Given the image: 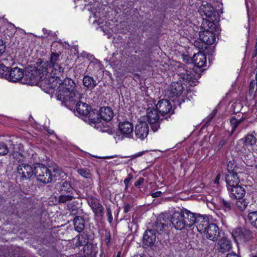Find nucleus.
I'll list each match as a JSON object with an SVG mask.
<instances>
[{
  "instance_id": "nucleus-34",
  "label": "nucleus",
  "mask_w": 257,
  "mask_h": 257,
  "mask_svg": "<svg viewBox=\"0 0 257 257\" xmlns=\"http://www.w3.org/2000/svg\"><path fill=\"white\" fill-rule=\"evenodd\" d=\"M93 212L94 213L95 217L99 218L102 219L104 217V207L99 202L97 204L94 208H92Z\"/></svg>"
},
{
  "instance_id": "nucleus-37",
  "label": "nucleus",
  "mask_w": 257,
  "mask_h": 257,
  "mask_svg": "<svg viewBox=\"0 0 257 257\" xmlns=\"http://www.w3.org/2000/svg\"><path fill=\"white\" fill-rule=\"evenodd\" d=\"M236 202V206L238 209L240 211H243L248 205V202H247L244 199H237Z\"/></svg>"
},
{
  "instance_id": "nucleus-58",
  "label": "nucleus",
  "mask_w": 257,
  "mask_h": 257,
  "mask_svg": "<svg viewBox=\"0 0 257 257\" xmlns=\"http://www.w3.org/2000/svg\"><path fill=\"white\" fill-rule=\"evenodd\" d=\"M120 255H121V252L119 251V252H118V253L117 254L116 257H120Z\"/></svg>"
},
{
  "instance_id": "nucleus-61",
  "label": "nucleus",
  "mask_w": 257,
  "mask_h": 257,
  "mask_svg": "<svg viewBox=\"0 0 257 257\" xmlns=\"http://www.w3.org/2000/svg\"><path fill=\"white\" fill-rule=\"evenodd\" d=\"M136 257H143V256H142V255H140L139 256L137 255V256H136Z\"/></svg>"
},
{
  "instance_id": "nucleus-23",
  "label": "nucleus",
  "mask_w": 257,
  "mask_h": 257,
  "mask_svg": "<svg viewBox=\"0 0 257 257\" xmlns=\"http://www.w3.org/2000/svg\"><path fill=\"white\" fill-rule=\"evenodd\" d=\"M199 40L206 45L213 44L216 40L215 35L209 30H205L199 33Z\"/></svg>"
},
{
  "instance_id": "nucleus-5",
  "label": "nucleus",
  "mask_w": 257,
  "mask_h": 257,
  "mask_svg": "<svg viewBox=\"0 0 257 257\" xmlns=\"http://www.w3.org/2000/svg\"><path fill=\"white\" fill-rule=\"evenodd\" d=\"M159 113L156 108L149 107L147 109V119L154 132L160 128L161 122L164 119L163 117H160Z\"/></svg>"
},
{
  "instance_id": "nucleus-54",
  "label": "nucleus",
  "mask_w": 257,
  "mask_h": 257,
  "mask_svg": "<svg viewBox=\"0 0 257 257\" xmlns=\"http://www.w3.org/2000/svg\"><path fill=\"white\" fill-rule=\"evenodd\" d=\"M216 111L214 110L208 116V121H210L216 114Z\"/></svg>"
},
{
  "instance_id": "nucleus-18",
  "label": "nucleus",
  "mask_w": 257,
  "mask_h": 257,
  "mask_svg": "<svg viewBox=\"0 0 257 257\" xmlns=\"http://www.w3.org/2000/svg\"><path fill=\"white\" fill-rule=\"evenodd\" d=\"M76 109L77 113L83 116H86L89 115V117L90 120L94 123H97L99 122V118L98 117L95 118H91V112L89 111V106L88 105L85 103H83L82 102H78L76 104Z\"/></svg>"
},
{
  "instance_id": "nucleus-33",
  "label": "nucleus",
  "mask_w": 257,
  "mask_h": 257,
  "mask_svg": "<svg viewBox=\"0 0 257 257\" xmlns=\"http://www.w3.org/2000/svg\"><path fill=\"white\" fill-rule=\"evenodd\" d=\"M245 119L244 117H242L241 118L237 119L235 116L231 117L230 119V123L231 127V134H233L236 131L238 126Z\"/></svg>"
},
{
  "instance_id": "nucleus-14",
  "label": "nucleus",
  "mask_w": 257,
  "mask_h": 257,
  "mask_svg": "<svg viewBox=\"0 0 257 257\" xmlns=\"http://www.w3.org/2000/svg\"><path fill=\"white\" fill-rule=\"evenodd\" d=\"M183 209L175 211L171 217V223L173 226L177 230H182L184 227Z\"/></svg>"
},
{
  "instance_id": "nucleus-15",
  "label": "nucleus",
  "mask_w": 257,
  "mask_h": 257,
  "mask_svg": "<svg viewBox=\"0 0 257 257\" xmlns=\"http://www.w3.org/2000/svg\"><path fill=\"white\" fill-rule=\"evenodd\" d=\"M135 135L136 139H139L141 140L146 138L149 133V126L145 121L139 122L135 126Z\"/></svg>"
},
{
  "instance_id": "nucleus-3",
  "label": "nucleus",
  "mask_w": 257,
  "mask_h": 257,
  "mask_svg": "<svg viewBox=\"0 0 257 257\" xmlns=\"http://www.w3.org/2000/svg\"><path fill=\"white\" fill-rule=\"evenodd\" d=\"M38 71L39 75L43 77L42 78L41 86H43L46 89V86L43 83L46 80H48L52 77L59 78V76L54 74V72H52V67L50 66L49 61H40L37 63V67L35 68Z\"/></svg>"
},
{
  "instance_id": "nucleus-22",
  "label": "nucleus",
  "mask_w": 257,
  "mask_h": 257,
  "mask_svg": "<svg viewBox=\"0 0 257 257\" xmlns=\"http://www.w3.org/2000/svg\"><path fill=\"white\" fill-rule=\"evenodd\" d=\"M256 143V139L253 135H247L243 140V152H244L245 153H246L247 151L249 152H252Z\"/></svg>"
},
{
  "instance_id": "nucleus-12",
  "label": "nucleus",
  "mask_w": 257,
  "mask_h": 257,
  "mask_svg": "<svg viewBox=\"0 0 257 257\" xmlns=\"http://www.w3.org/2000/svg\"><path fill=\"white\" fill-rule=\"evenodd\" d=\"M18 175L22 180L30 179L34 173V169L27 164H21L17 167Z\"/></svg>"
},
{
  "instance_id": "nucleus-25",
  "label": "nucleus",
  "mask_w": 257,
  "mask_h": 257,
  "mask_svg": "<svg viewBox=\"0 0 257 257\" xmlns=\"http://www.w3.org/2000/svg\"><path fill=\"white\" fill-rule=\"evenodd\" d=\"M156 240V236L154 230L148 229L145 231L143 238V242L144 245L151 246L154 245Z\"/></svg>"
},
{
  "instance_id": "nucleus-50",
  "label": "nucleus",
  "mask_w": 257,
  "mask_h": 257,
  "mask_svg": "<svg viewBox=\"0 0 257 257\" xmlns=\"http://www.w3.org/2000/svg\"><path fill=\"white\" fill-rule=\"evenodd\" d=\"M227 141V139L225 138H222L221 139L218 145V148L219 150L222 148L226 144Z\"/></svg>"
},
{
  "instance_id": "nucleus-38",
  "label": "nucleus",
  "mask_w": 257,
  "mask_h": 257,
  "mask_svg": "<svg viewBox=\"0 0 257 257\" xmlns=\"http://www.w3.org/2000/svg\"><path fill=\"white\" fill-rule=\"evenodd\" d=\"M11 68L6 66L4 64L0 65V77L7 79Z\"/></svg>"
},
{
  "instance_id": "nucleus-28",
  "label": "nucleus",
  "mask_w": 257,
  "mask_h": 257,
  "mask_svg": "<svg viewBox=\"0 0 257 257\" xmlns=\"http://www.w3.org/2000/svg\"><path fill=\"white\" fill-rule=\"evenodd\" d=\"M99 115L101 119L106 121H109L113 118V112L110 107H103L100 108L99 114H97V116Z\"/></svg>"
},
{
  "instance_id": "nucleus-51",
  "label": "nucleus",
  "mask_w": 257,
  "mask_h": 257,
  "mask_svg": "<svg viewBox=\"0 0 257 257\" xmlns=\"http://www.w3.org/2000/svg\"><path fill=\"white\" fill-rule=\"evenodd\" d=\"M145 179L143 178H139L135 183L134 185L136 187H139L144 183Z\"/></svg>"
},
{
  "instance_id": "nucleus-1",
  "label": "nucleus",
  "mask_w": 257,
  "mask_h": 257,
  "mask_svg": "<svg viewBox=\"0 0 257 257\" xmlns=\"http://www.w3.org/2000/svg\"><path fill=\"white\" fill-rule=\"evenodd\" d=\"M43 83L48 90L56 89L57 99L65 105L68 103L69 104H74L81 98L75 82L70 78H66L62 81L60 77H52Z\"/></svg>"
},
{
  "instance_id": "nucleus-57",
  "label": "nucleus",
  "mask_w": 257,
  "mask_h": 257,
  "mask_svg": "<svg viewBox=\"0 0 257 257\" xmlns=\"http://www.w3.org/2000/svg\"><path fill=\"white\" fill-rule=\"evenodd\" d=\"M226 257H239L238 255L235 253H228Z\"/></svg>"
},
{
  "instance_id": "nucleus-55",
  "label": "nucleus",
  "mask_w": 257,
  "mask_h": 257,
  "mask_svg": "<svg viewBox=\"0 0 257 257\" xmlns=\"http://www.w3.org/2000/svg\"><path fill=\"white\" fill-rule=\"evenodd\" d=\"M144 152H139V153L135 154L133 156L132 159L136 158L137 157L141 156L142 155H143L144 154Z\"/></svg>"
},
{
  "instance_id": "nucleus-27",
  "label": "nucleus",
  "mask_w": 257,
  "mask_h": 257,
  "mask_svg": "<svg viewBox=\"0 0 257 257\" xmlns=\"http://www.w3.org/2000/svg\"><path fill=\"white\" fill-rule=\"evenodd\" d=\"M227 187L238 185L240 182L237 172L227 173L225 176Z\"/></svg>"
},
{
  "instance_id": "nucleus-19",
  "label": "nucleus",
  "mask_w": 257,
  "mask_h": 257,
  "mask_svg": "<svg viewBox=\"0 0 257 257\" xmlns=\"http://www.w3.org/2000/svg\"><path fill=\"white\" fill-rule=\"evenodd\" d=\"M211 223L209 222L208 218L205 216L198 215L196 216L195 224L197 230L202 234L206 230Z\"/></svg>"
},
{
  "instance_id": "nucleus-21",
  "label": "nucleus",
  "mask_w": 257,
  "mask_h": 257,
  "mask_svg": "<svg viewBox=\"0 0 257 257\" xmlns=\"http://www.w3.org/2000/svg\"><path fill=\"white\" fill-rule=\"evenodd\" d=\"M217 250L222 253L230 251L232 248L231 240L226 237H222L217 243Z\"/></svg>"
},
{
  "instance_id": "nucleus-2",
  "label": "nucleus",
  "mask_w": 257,
  "mask_h": 257,
  "mask_svg": "<svg viewBox=\"0 0 257 257\" xmlns=\"http://www.w3.org/2000/svg\"><path fill=\"white\" fill-rule=\"evenodd\" d=\"M61 171L57 167L47 168L44 165L36 164L34 168V173L38 181L44 183H48L53 177L60 174Z\"/></svg>"
},
{
  "instance_id": "nucleus-30",
  "label": "nucleus",
  "mask_w": 257,
  "mask_h": 257,
  "mask_svg": "<svg viewBox=\"0 0 257 257\" xmlns=\"http://www.w3.org/2000/svg\"><path fill=\"white\" fill-rule=\"evenodd\" d=\"M84 86L89 90H92L97 85V83L94 78L89 75H85L83 78Z\"/></svg>"
},
{
  "instance_id": "nucleus-41",
  "label": "nucleus",
  "mask_w": 257,
  "mask_h": 257,
  "mask_svg": "<svg viewBox=\"0 0 257 257\" xmlns=\"http://www.w3.org/2000/svg\"><path fill=\"white\" fill-rule=\"evenodd\" d=\"M88 67L90 69H91V67H92L94 69L93 71H97L101 69L100 62L96 59L94 60V61H91L90 63V64L88 66Z\"/></svg>"
},
{
  "instance_id": "nucleus-24",
  "label": "nucleus",
  "mask_w": 257,
  "mask_h": 257,
  "mask_svg": "<svg viewBox=\"0 0 257 257\" xmlns=\"http://www.w3.org/2000/svg\"><path fill=\"white\" fill-rule=\"evenodd\" d=\"M183 219L184 220V227L190 228L195 224L196 216L186 209H183Z\"/></svg>"
},
{
  "instance_id": "nucleus-10",
  "label": "nucleus",
  "mask_w": 257,
  "mask_h": 257,
  "mask_svg": "<svg viewBox=\"0 0 257 257\" xmlns=\"http://www.w3.org/2000/svg\"><path fill=\"white\" fill-rule=\"evenodd\" d=\"M168 214L167 213H162L161 214L157 220L155 221L153 225L152 230L154 232L156 231L158 234H161L162 232L165 231L168 228V226L165 223L166 219H168Z\"/></svg>"
},
{
  "instance_id": "nucleus-60",
  "label": "nucleus",
  "mask_w": 257,
  "mask_h": 257,
  "mask_svg": "<svg viewBox=\"0 0 257 257\" xmlns=\"http://www.w3.org/2000/svg\"><path fill=\"white\" fill-rule=\"evenodd\" d=\"M251 257H257V253L255 255H252Z\"/></svg>"
},
{
  "instance_id": "nucleus-43",
  "label": "nucleus",
  "mask_w": 257,
  "mask_h": 257,
  "mask_svg": "<svg viewBox=\"0 0 257 257\" xmlns=\"http://www.w3.org/2000/svg\"><path fill=\"white\" fill-rule=\"evenodd\" d=\"M87 202L88 205L91 209L94 208V207L96 206L97 204L99 203V201L97 198L92 196L88 198Z\"/></svg>"
},
{
  "instance_id": "nucleus-49",
  "label": "nucleus",
  "mask_w": 257,
  "mask_h": 257,
  "mask_svg": "<svg viewBox=\"0 0 257 257\" xmlns=\"http://www.w3.org/2000/svg\"><path fill=\"white\" fill-rule=\"evenodd\" d=\"M44 36L43 37L48 38L49 36H53L54 34L50 31L47 30L45 28H43L42 30Z\"/></svg>"
},
{
  "instance_id": "nucleus-42",
  "label": "nucleus",
  "mask_w": 257,
  "mask_h": 257,
  "mask_svg": "<svg viewBox=\"0 0 257 257\" xmlns=\"http://www.w3.org/2000/svg\"><path fill=\"white\" fill-rule=\"evenodd\" d=\"M255 84L254 80H252L249 84L248 96L251 97V99H254L255 98V93L254 91Z\"/></svg>"
},
{
  "instance_id": "nucleus-20",
  "label": "nucleus",
  "mask_w": 257,
  "mask_h": 257,
  "mask_svg": "<svg viewBox=\"0 0 257 257\" xmlns=\"http://www.w3.org/2000/svg\"><path fill=\"white\" fill-rule=\"evenodd\" d=\"M24 76V71L22 69L15 67L11 68L7 80L13 82H19Z\"/></svg>"
},
{
  "instance_id": "nucleus-40",
  "label": "nucleus",
  "mask_w": 257,
  "mask_h": 257,
  "mask_svg": "<svg viewBox=\"0 0 257 257\" xmlns=\"http://www.w3.org/2000/svg\"><path fill=\"white\" fill-rule=\"evenodd\" d=\"M227 173L237 172L238 168L237 167L236 162L234 159L230 160L227 164Z\"/></svg>"
},
{
  "instance_id": "nucleus-36",
  "label": "nucleus",
  "mask_w": 257,
  "mask_h": 257,
  "mask_svg": "<svg viewBox=\"0 0 257 257\" xmlns=\"http://www.w3.org/2000/svg\"><path fill=\"white\" fill-rule=\"evenodd\" d=\"M248 218L251 225L257 228V211L249 212Z\"/></svg>"
},
{
  "instance_id": "nucleus-13",
  "label": "nucleus",
  "mask_w": 257,
  "mask_h": 257,
  "mask_svg": "<svg viewBox=\"0 0 257 257\" xmlns=\"http://www.w3.org/2000/svg\"><path fill=\"white\" fill-rule=\"evenodd\" d=\"M202 234L208 239L215 242L217 241L220 235L219 228L216 224L211 223L210 226Z\"/></svg>"
},
{
  "instance_id": "nucleus-17",
  "label": "nucleus",
  "mask_w": 257,
  "mask_h": 257,
  "mask_svg": "<svg viewBox=\"0 0 257 257\" xmlns=\"http://www.w3.org/2000/svg\"><path fill=\"white\" fill-rule=\"evenodd\" d=\"M229 196L233 199H241L245 194V190L240 185H236L227 187Z\"/></svg>"
},
{
  "instance_id": "nucleus-59",
  "label": "nucleus",
  "mask_w": 257,
  "mask_h": 257,
  "mask_svg": "<svg viewBox=\"0 0 257 257\" xmlns=\"http://www.w3.org/2000/svg\"><path fill=\"white\" fill-rule=\"evenodd\" d=\"M83 245V244L81 242L79 241L78 245L80 246V245Z\"/></svg>"
},
{
  "instance_id": "nucleus-45",
  "label": "nucleus",
  "mask_w": 257,
  "mask_h": 257,
  "mask_svg": "<svg viewBox=\"0 0 257 257\" xmlns=\"http://www.w3.org/2000/svg\"><path fill=\"white\" fill-rule=\"evenodd\" d=\"M133 176L132 174H128L127 177L124 180L123 182L125 185L124 191H126L128 188L130 182L132 180Z\"/></svg>"
},
{
  "instance_id": "nucleus-9",
  "label": "nucleus",
  "mask_w": 257,
  "mask_h": 257,
  "mask_svg": "<svg viewBox=\"0 0 257 257\" xmlns=\"http://www.w3.org/2000/svg\"><path fill=\"white\" fill-rule=\"evenodd\" d=\"M118 131L122 138L134 139V125L128 121L120 122L118 124Z\"/></svg>"
},
{
  "instance_id": "nucleus-11",
  "label": "nucleus",
  "mask_w": 257,
  "mask_h": 257,
  "mask_svg": "<svg viewBox=\"0 0 257 257\" xmlns=\"http://www.w3.org/2000/svg\"><path fill=\"white\" fill-rule=\"evenodd\" d=\"M24 77L25 80V83L29 85H36L38 82H40L41 85L43 77L39 75L38 71L35 68L28 71Z\"/></svg>"
},
{
  "instance_id": "nucleus-52",
  "label": "nucleus",
  "mask_w": 257,
  "mask_h": 257,
  "mask_svg": "<svg viewBox=\"0 0 257 257\" xmlns=\"http://www.w3.org/2000/svg\"><path fill=\"white\" fill-rule=\"evenodd\" d=\"M123 208H124L123 212L125 213H126L130 210L131 206L129 204L126 203L124 205Z\"/></svg>"
},
{
  "instance_id": "nucleus-46",
  "label": "nucleus",
  "mask_w": 257,
  "mask_h": 257,
  "mask_svg": "<svg viewBox=\"0 0 257 257\" xmlns=\"http://www.w3.org/2000/svg\"><path fill=\"white\" fill-rule=\"evenodd\" d=\"M222 205L225 211L230 210L231 209V205L229 201L222 199Z\"/></svg>"
},
{
  "instance_id": "nucleus-44",
  "label": "nucleus",
  "mask_w": 257,
  "mask_h": 257,
  "mask_svg": "<svg viewBox=\"0 0 257 257\" xmlns=\"http://www.w3.org/2000/svg\"><path fill=\"white\" fill-rule=\"evenodd\" d=\"M8 152L9 150L6 144L0 142V155H5Z\"/></svg>"
},
{
  "instance_id": "nucleus-35",
  "label": "nucleus",
  "mask_w": 257,
  "mask_h": 257,
  "mask_svg": "<svg viewBox=\"0 0 257 257\" xmlns=\"http://www.w3.org/2000/svg\"><path fill=\"white\" fill-rule=\"evenodd\" d=\"M77 172L80 175L85 178L90 179L92 177L90 171L87 168H79Z\"/></svg>"
},
{
  "instance_id": "nucleus-26",
  "label": "nucleus",
  "mask_w": 257,
  "mask_h": 257,
  "mask_svg": "<svg viewBox=\"0 0 257 257\" xmlns=\"http://www.w3.org/2000/svg\"><path fill=\"white\" fill-rule=\"evenodd\" d=\"M192 62L199 68L203 67L206 63V55L202 52L195 54L192 57Z\"/></svg>"
},
{
  "instance_id": "nucleus-32",
  "label": "nucleus",
  "mask_w": 257,
  "mask_h": 257,
  "mask_svg": "<svg viewBox=\"0 0 257 257\" xmlns=\"http://www.w3.org/2000/svg\"><path fill=\"white\" fill-rule=\"evenodd\" d=\"M178 72L180 78L188 81H191L192 76V73L190 70L184 68H180Z\"/></svg>"
},
{
  "instance_id": "nucleus-39",
  "label": "nucleus",
  "mask_w": 257,
  "mask_h": 257,
  "mask_svg": "<svg viewBox=\"0 0 257 257\" xmlns=\"http://www.w3.org/2000/svg\"><path fill=\"white\" fill-rule=\"evenodd\" d=\"M74 198V195L71 194H61L59 197L58 201L60 203H64Z\"/></svg>"
},
{
  "instance_id": "nucleus-47",
  "label": "nucleus",
  "mask_w": 257,
  "mask_h": 257,
  "mask_svg": "<svg viewBox=\"0 0 257 257\" xmlns=\"http://www.w3.org/2000/svg\"><path fill=\"white\" fill-rule=\"evenodd\" d=\"M107 215L108 216V222L111 223L113 220V216L111 213V210L109 207H107L106 208Z\"/></svg>"
},
{
  "instance_id": "nucleus-48",
  "label": "nucleus",
  "mask_w": 257,
  "mask_h": 257,
  "mask_svg": "<svg viewBox=\"0 0 257 257\" xmlns=\"http://www.w3.org/2000/svg\"><path fill=\"white\" fill-rule=\"evenodd\" d=\"M6 51V45L3 40L0 39V55H2Z\"/></svg>"
},
{
  "instance_id": "nucleus-8",
  "label": "nucleus",
  "mask_w": 257,
  "mask_h": 257,
  "mask_svg": "<svg viewBox=\"0 0 257 257\" xmlns=\"http://www.w3.org/2000/svg\"><path fill=\"white\" fill-rule=\"evenodd\" d=\"M60 53L52 52L50 58L49 63L52 68V72L54 74L60 76L64 71V68L61 66L60 63Z\"/></svg>"
},
{
  "instance_id": "nucleus-56",
  "label": "nucleus",
  "mask_w": 257,
  "mask_h": 257,
  "mask_svg": "<svg viewBox=\"0 0 257 257\" xmlns=\"http://www.w3.org/2000/svg\"><path fill=\"white\" fill-rule=\"evenodd\" d=\"M220 177H221L220 174H219V173L216 176V178H215V180H214V183L215 184H218L219 183V181Z\"/></svg>"
},
{
  "instance_id": "nucleus-62",
  "label": "nucleus",
  "mask_w": 257,
  "mask_h": 257,
  "mask_svg": "<svg viewBox=\"0 0 257 257\" xmlns=\"http://www.w3.org/2000/svg\"><path fill=\"white\" fill-rule=\"evenodd\" d=\"M2 63H0V65Z\"/></svg>"
},
{
  "instance_id": "nucleus-6",
  "label": "nucleus",
  "mask_w": 257,
  "mask_h": 257,
  "mask_svg": "<svg viewBox=\"0 0 257 257\" xmlns=\"http://www.w3.org/2000/svg\"><path fill=\"white\" fill-rule=\"evenodd\" d=\"M156 108L159 111L161 116L166 119L170 118L171 115L174 113V110L172 109V105L171 102L167 99L160 100L157 104H156Z\"/></svg>"
},
{
  "instance_id": "nucleus-31",
  "label": "nucleus",
  "mask_w": 257,
  "mask_h": 257,
  "mask_svg": "<svg viewBox=\"0 0 257 257\" xmlns=\"http://www.w3.org/2000/svg\"><path fill=\"white\" fill-rule=\"evenodd\" d=\"M74 226L75 230L78 232H81L85 227V221L83 217L76 216L74 218Z\"/></svg>"
},
{
  "instance_id": "nucleus-4",
  "label": "nucleus",
  "mask_w": 257,
  "mask_h": 257,
  "mask_svg": "<svg viewBox=\"0 0 257 257\" xmlns=\"http://www.w3.org/2000/svg\"><path fill=\"white\" fill-rule=\"evenodd\" d=\"M199 12L201 16H205L208 22V27L214 28V22L218 19V12L211 5L206 4L202 5L199 9Z\"/></svg>"
},
{
  "instance_id": "nucleus-29",
  "label": "nucleus",
  "mask_w": 257,
  "mask_h": 257,
  "mask_svg": "<svg viewBox=\"0 0 257 257\" xmlns=\"http://www.w3.org/2000/svg\"><path fill=\"white\" fill-rule=\"evenodd\" d=\"M59 191L61 194H71L74 195V189L71 183L67 181L59 183Z\"/></svg>"
},
{
  "instance_id": "nucleus-53",
  "label": "nucleus",
  "mask_w": 257,
  "mask_h": 257,
  "mask_svg": "<svg viewBox=\"0 0 257 257\" xmlns=\"http://www.w3.org/2000/svg\"><path fill=\"white\" fill-rule=\"evenodd\" d=\"M161 194H162V192L156 191L155 192L152 193L151 196L153 198H157V197L160 196Z\"/></svg>"
},
{
  "instance_id": "nucleus-7",
  "label": "nucleus",
  "mask_w": 257,
  "mask_h": 257,
  "mask_svg": "<svg viewBox=\"0 0 257 257\" xmlns=\"http://www.w3.org/2000/svg\"><path fill=\"white\" fill-rule=\"evenodd\" d=\"M232 236L235 241H246L252 237L250 230L245 227H237L232 232Z\"/></svg>"
},
{
  "instance_id": "nucleus-16",
  "label": "nucleus",
  "mask_w": 257,
  "mask_h": 257,
  "mask_svg": "<svg viewBox=\"0 0 257 257\" xmlns=\"http://www.w3.org/2000/svg\"><path fill=\"white\" fill-rule=\"evenodd\" d=\"M184 90V87L180 82H173L171 83L167 95L170 98L180 96Z\"/></svg>"
}]
</instances>
